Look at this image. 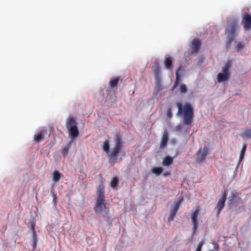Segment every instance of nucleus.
<instances>
[{
	"mask_svg": "<svg viewBox=\"0 0 251 251\" xmlns=\"http://www.w3.org/2000/svg\"><path fill=\"white\" fill-rule=\"evenodd\" d=\"M94 209L97 213L102 214L106 211L105 205H96Z\"/></svg>",
	"mask_w": 251,
	"mask_h": 251,
	"instance_id": "nucleus-17",
	"label": "nucleus"
},
{
	"mask_svg": "<svg viewBox=\"0 0 251 251\" xmlns=\"http://www.w3.org/2000/svg\"><path fill=\"white\" fill-rule=\"evenodd\" d=\"M200 215V209L199 206H197L196 209L192 212L191 215V218L192 219V223L193 224V232H195L198 229V219Z\"/></svg>",
	"mask_w": 251,
	"mask_h": 251,
	"instance_id": "nucleus-5",
	"label": "nucleus"
},
{
	"mask_svg": "<svg viewBox=\"0 0 251 251\" xmlns=\"http://www.w3.org/2000/svg\"><path fill=\"white\" fill-rule=\"evenodd\" d=\"M119 184V178L118 176H115L113 177L110 182V186L114 189H117Z\"/></svg>",
	"mask_w": 251,
	"mask_h": 251,
	"instance_id": "nucleus-18",
	"label": "nucleus"
},
{
	"mask_svg": "<svg viewBox=\"0 0 251 251\" xmlns=\"http://www.w3.org/2000/svg\"><path fill=\"white\" fill-rule=\"evenodd\" d=\"M163 168L161 167H153L151 170V172L154 174L156 176H158L160 175L163 172Z\"/></svg>",
	"mask_w": 251,
	"mask_h": 251,
	"instance_id": "nucleus-22",
	"label": "nucleus"
},
{
	"mask_svg": "<svg viewBox=\"0 0 251 251\" xmlns=\"http://www.w3.org/2000/svg\"><path fill=\"white\" fill-rule=\"evenodd\" d=\"M61 176V174L57 170L54 171L53 173V180L54 182H58Z\"/></svg>",
	"mask_w": 251,
	"mask_h": 251,
	"instance_id": "nucleus-19",
	"label": "nucleus"
},
{
	"mask_svg": "<svg viewBox=\"0 0 251 251\" xmlns=\"http://www.w3.org/2000/svg\"><path fill=\"white\" fill-rule=\"evenodd\" d=\"M180 71V68H179L177 69L176 72V80L174 84V87L176 86V85L179 83L180 81V75L179 72Z\"/></svg>",
	"mask_w": 251,
	"mask_h": 251,
	"instance_id": "nucleus-23",
	"label": "nucleus"
},
{
	"mask_svg": "<svg viewBox=\"0 0 251 251\" xmlns=\"http://www.w3.org/2000/svg\"><path fill=\"white\" fill-rule=\"evenodd\" d=\"M187 91V88L185 84H181L179 87V92L182 94H185Z\"/></svg>",
	"mask_w": 251,
	"mask_h": 251,
	"instance_id": "nucleus-30",
	"label": "nucleus"
},
{
	"mask_svg": "<svg viewBox=\"0 0 251 251\" xmlns=\"http://www.w3.org/2000/svg\"><path fill=\"white\" fill-rule=\"evenodd\" d=\"M242 22L245 30H249L251 28V16L247 13H245L242 19Z\"/></svg>",
	"mask_w": 251,
	"mask_h": 251,
	"instance_id": "nucleus-8",
	"label": "nucleus"
},
{
	"mask_svg": "<svg viewBox=\"0 0 251 251\" xmlns=\"http://www.w3.org/2000/svg\"><path fill=\"white\" fill-rule=\"evenodd\" d=\"M36 244H37V242H33V249H36Z\"/></svg>",
	"mask_w": 251,
	"mask_h": 251,
	"instance_id": "nucleus-36",
	"label": "nucleus"
},
{
	"mask_svg": "<svg viewBox=\"0 0 251 251\" xmlns=\"http://www.w3.org/2000/svg\"><path fill=\"white\" fill-rule=\"evenodd\" d=\"M176 105L178 108L177 114L183 117V123L184 125L190 126L194 118L193 108L188 102L183 105L180 102H176Z\"/></svg>",
	"mask_w": 251,
	"mask_h": 251,
	"instance_id": "nucleus-2",
	"label": "nucleus"
},
{
	"mask_svg": "<svg viewBox=\"0 0 251 251\" xmlns=\"http://www.w3.org/2000/svg\"><path fill=\"white\" fill-rule=\"evenodd\" d=\"M203 245L204 242L203 241L199 242L196 251H201V249Z\"/></svg>",
	"mask_w": 251,
	"mask_h": 251,
	"instance_id": "nucleus-31",
	"label": "nucleus"
},
{
	"mask_svg": "<svg viewBox=\"0 0 251 251\" xmlns=\"http://www.w3.org/2000/svg\"><path fill=\"white\" fill-rule=\"evenodd\" d=\"M201 45V41L198 38H194L192 42L191 45V53L197 54L200 50Z\"/></svg>",
	"mask_w": 251,
	"mask_h": 251,
	"instance_id": "nucleus-7",
	"label": "nucleus"
},
{
	"mask_svg": "<svg viewBox=\"0 0 251 251\" xmlns=\"http://www.w3.org/2000/svg\"><path fill=\"white\" fill-rule=\"evenodd\" d=\"M182 200H183V199H182V198H181V199L179 201L177 202L176 204H180V203L182 201Z\"/></svg>",
	"mask_w": 251,
	"mask_h": 251,
	"instance_id": "nucleus-37",
	"label": "nucleus"
},
{
	"mask_svg": "<svg viewBox=\"0 0 251 251\" xmlns=\"http://www.w3.org/2000/svg\"><path fill=\"white\" fill-rule=\"evenodd\" d=\"M169 140V133L168 131H165L161 137V140L160 144V148L164 149L167 145Z\"/></svg>",
	"mask_w": 251,
	"mask_h": 251,
	"instance_id": "nucleus-10",
	"label": "nucleus"
},
{
	"mask_svg": "<svg viewBox=\"0 0 251 251\" xmlns=\"http://www.w3.org/2000/svg\"><path fill=\"white\" fill-rule=\"evenodd\" d=\"M71 147L70 143L63 148L62 150V154L64 157H66L68 153L69 149Z\"/></svg>",
	"mask_w": 251,
	"mask_h": 251,
	"instance_id": "nucleus-25",
	"label": "nucleus"
},
{
	"mask_svg": "<svg viewBox=\"0 0 251 251\" xmlns=\"http://www.w3.org/2000/svg\"><path fill=\"white\" fill-rule=\"evenodd\" d=\"M119 80V78L118 77H112L109 81V86L111 88L116 87L118 86Z\"/></svg>",
	"mask_w": 251,
	"mask_h": 251,
	"instance_id": "nucleus-15",
	"label": "nucleus"
},
{
	"mask_svg": "<svg viewBox=\"0 0 251 251\" xmlns=\"http://www.w3.org/2000/svg\"><path fill=\"white\" fill-rule=\"evenodd\" d=\"M167 116L169 118H171L172 117L173 114L171 108H168L167 112Z\"/></svg>",
	"mask_w": 251,
	"mask_h": 251,
	"instance_id": "nucleus-33",
	"label": "nucleus"
},
{
	"mask_svg": "<svg viewBox=\"0 0 251 251\" xmlns=\"http://www.w3.org/2000/svg\"><path fill=\"white\" fill-rule=\"evenodd\" d=\"M164 65L167 70H172L173 68V61L171 57H166L164 59Z\"/></svg>",
	"mask_w": 251,
	"mask_h": 251,
	"instance_id": "nucleus-12",
	"label": "nucleus"
},
{
	"mask_svg": "<svg viewBox=\"0 0 251 251\" xmlns=\"http://www.w3.org/2000/svg\"><path fill=\"white\" fill-rule=\"evenodd\" d=\"M236 199V195L234 193H231L229 197V204H232L235 202Z\"/></svg>",
	"mask_w": 251,
	"mask_h": 251,
	"instance_id": "nucleus-29",
	"label": "nucleus"
},
{
	"mask_svg": "<svg viewBox=\"0 0 251 251\" xmlns=\"http://www.w3.org/2000/svg\"><path fill=\"white\" fill-rule=\"evenodd\" d=\"M153 70L154 73L155 78L159 81L160 75V67L159 66V64L158 62H156L154 63L153 66Z\"/></svg>",
	"mask_w": 251,
	"mask_h": 251,
	"instance_id": "nucleus-11",
	"label": "nucleus"
},
{
	"mask_svg": "<svg viewBox=\"0 0 251 251\" xmlns=\"http://www.w3.org/2000/svg\"><path fill=\"white\" fill-rule=\"evenodd\" d=\"M104 186L103 184H101L99 185L97 188V195H104Z\"/></svg>",
	"mask_w": 251,
	"mask_h": 251,
	"instance_id": "nucleus-24",
	"label": "nucleus"
},
{
	"mask_svg": "<svg viewBox=\"0 0 251 251\" xmlns=\"http://www.w3.org/2000/svg\"><path fill=\"white\" fill-rule=\"evenodd\" d=\"M227 191L225 190L222 192V195L221 198L220 199L218 202L217 204H225V202L226 201V197H227Z\"/></svg>",
	"mask_w": 251,
	"mask_h": 251,
	"instance_id": "nucleus-21",
	"label": "nucleus"
},
{
	"mask_svg": "<svg viewBox=\"0 0 251 251\" xmlns=\"http://www.w3.org/2000/svg\"><path fill=\"white\" fill-rule=\"evenodd\" d=\"M241 136L245 139L251 138V128L245 130L241 134Z\"/></svg>",
	"mask_w": 251,
	"mask_h": 251,
	"instance_id": "nucleus-20",
	"label": "nucleus"
},
{
	"mask_svg": "<svg viewBox=\"0 0 251 251\" xmlns=\"http://www.w3.org/2000/svg\"><path fill=\"white\" fill-rule=\"evenodd\" d=\"M237 27V23H232L228 30V38L229 42H231L235 36V31Z\"/></svg>",
	"mask_w": 251,
	"mask_h": 251,
	"instance_id": "nucleus-9",
	"label": "nucleus"
},
{
	"mask_svg": "<svg viewBox=\"0 0 251 251\" xmlns=\"http://www.w3.org/2000/svg\"><path fill=\"white\" fill-rule=\"evenodd\" d=\"M225 205H217L216 209L217 210V215L218 216L220 213L221 211L223 209Z\"/></svg>",
	"mask_w": 251,
	"mask_h": 251,
	"instance_id": "nucleus-32",
	"label": "nucleus"
},
{
	"mask_svg": "<svg viewBox=\"0 0 251 251\" xmlns=\"http://www.w3.org/2000/svg\"><path fill=\"white\" fill-rule=\"evenodd\" d=\"M170 174H171V173H170V172H167V173H165L164 174V176H170Z\"/></svg>",
	"mask_w": 251,
	"mask_h": 251,
	"instance_id": "nucleus-35",
	"label": "nucleus"
},
{
	"mask_svg": "<svg viewBox=\"0 0 251 251\" xmlns=\"http://www.w3.org/2000/svg\"><path fill=\"white\" fill-rule=\"evenodd\" d=\"M232 66L230 61L228 60L222 68V72L219 73L217 76V79L218 82H222L227 81L230 76V69Z\"/></svg>",
	"mask_w": 251,
	"mask_h": 251,
	"instance_id": "nucleus-4",
	"label": "nucleus"
},
{
	"mask_svg": "<svg viewBox=\"0 0 251 251\" xmlns=\"http://www.w3.org/2000/svg\"><path fill=\"white\" fill-rule=\"evenodd\" d=\"M43 134L42 132H40L37 134H35L34 136V140L36 142H40L43 139Z\"/></svg>",
	"mask_w": 251,
	"mask_h": 251,
	"instance_id": "nucleus-26",
	"label": "nucleus"
},
{
	"mask_svg": "<svg viewBox=\"0 0 251 251\" xmlns=\"http://www.w3.org/2000/svg\"><path fill=\"white\" fill-rule=\"evenodd\" d=\"M244 47V45L242 43H238L236 46V50H239L240 49H243Z\"/></svg>",
	"mask_w": 251,
	"mask_h": 251,
	"instance_id": "nucleus-34",
	"label": "nucleus"
},
{
	"mask_svg": "<svg viewBox=\"0 0 251 251\" xmlns=\"http://www.w3.org/2000/svg\"><path fill=\"white\" fill-rule=\"evenodd\" d=\"M77 123L75 118L73 116H69L66 123V126L68 130V133L72 138H75L79 135V130L77 127Z\"/></svg>",
	"mask_w": 251,
	"mask_h": 251,
	"instance_id": "nucleus-3",
	"label": "nucleus"
},
{
	"mask_svg": "<svg viewBox=\"0 0 251 251\" xmlns=\"http://www.w3.org/2000/svg\"><path fill=\"white\" fill-rule=\"evenodd\" d=\"M104 201V195H98L97 199V204H103Z\"/></svg>",
	"mask_w": 251,
	"mask_h": 251,
	"instance_id": "nucleus-28",
	"label": "nucleus"
},
{
	"mask_svg": "<svg viewBox=\"0 0 251 251\" xmlns=\"http://www.w3.org/2000/svg\"><path fill=\"white\" fill-rule=\"evenodd\" d=\"M173 163V159L170 156H166L163 160V165L164 166H169Z\"/></svg>",
	"mask_w": 251,
	"mask_h": 251,
	"instance_id": "nucleus-16",
	"label": "nucleus"
},
{
	"mask_svg": "<svg viewBox=\"0 0 251 251\" xmlns=\"http://www.w3.org/2000/svg\"><path fill=\"white\" fill-rule=\"evenodd\" d=\"M208 149L207 147H204L203 149L201 148L197 153L196 162L198 163H202L208 154Z\"/></svg>",
	"mask_w": 251,
	"mask_h": 251,
	"instance_id": "nucleus-6",
	"label": "nucleus"
},
{
	"mask_svg": "<svg viewBox=\"0 0 251 251\" xmlns=\"http://www.w3.org/2000/svg\"><path fill=\"white\" fill-rule=\"evenodd\" d=\"M246 150V145L245 144H244L243 148L240 151L239 161H241L243 160V159L244 157V155H245Z\"/></svg>",
	"mask_w": 251,
	"mask_h": 251,
	"instance_id": "nucleus-27",
	"label": "nucleus"
},
{
	"mask_svg": "<svg viewBox=\"0 0 251 251\" xmlns=\"http://www.w3.org/2000/svg\"><path fill=\"white\" fill-rule=\"evenodd\" d=\"M30 229L32 231L33 233V236H32V239L33 241V242H37V239L36 237V234L35 231V222L32 220L30 222Z\"/></svg>",
	"mask_w": 251,
	"mask_h": 251,
	"instance_id": "nucleus-14",
	"label": "nucleus"
},
{
	"mask_svg": "<svg viewBox=\"0 0 251 251\" xmlns=\"http://www.w3.org/2000/svg\"><path fill=\"white\" fill-rule=\"evenodd\" d=\"M179 205H175V207L172 209L171 211L170 215L168 218V221L169 222L173 221L176 216V213L179 209Z\"/></svg>",
	"mask_w": 251,
	"mask_h": 251,
	"instance_id": "nucleus-13",
	"label": "nucleus"
},
{
	"mask_svg": "<svg viewBox=\"0 0 251 251\" xmlns=\"http://www.w3.org/2000/svg\"><path fill=\"white\" fill-rule=\"evenodd\" d=\"M114 140L115 144L111 151L108 140H105L103 142L102 149L108 155L109 162L115 163L117 162V156L121 152L123 147L122 137L120 133L115 134Z\"/></svg>",
	"mask_w": 251,
	"mask_h": 251,
	"instance_id": "nucleus-1",
	"label": "nucleus"
}]
</instances>
